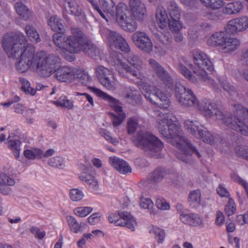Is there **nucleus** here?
<instances>
[{
    "label": "nucleus",
    "mask_w": 248,
    "mask_h": 248,
    "mask_svg": "<svg viewBox=\"0 0 248 248\" xmlns=\"http://www.w3.org/2000/svg\"><path fill=\"white\" fill-rule=\"evenodd\" d=\"M2 46L9 57L19 58L16 64L20 73L27 71L29 68L36 67L37 73L41 77L50 76L60 62L59 57L54 54L45 56L44 52L34 55L35 49L28 44V40L22 33L13 35H6L2 39Z\"/></svg>",
    "instance_id": "f257e3e1"
},
{
    "label": "nucleus",
    "mask_w": 248,
    "mask_h": 248,
    "mask_svg": "<svg viewBox=\"0 0 248 248\" xmlns=\"http://www.w3.org/2000/svg\"><path fill=\"white\" fill-rule=\"evenodd\" d=\"M217 194L221 197H228L230 193L228 190L222 185H219L217 189Z\"/></svg>",
    "instance_id": "680f3d73"
},
{
    "label": "nucleus",
    "mask_w": 248,
    "mask_h": 248,
    "mask_svg": "<svg viewBox=\"0 0 248 248\" xmlns=\"http://www.w3.org/2000/svg\"><path fill=\"white\" fill-rule=\"evenodd\" d=\"M56 79L60 82L70 83L75 78L73 69L67 66H62L55 70Z\"/></svg>",
    "instance_id": "412c9836"
},
{
    "label": "nucleus",
    "mask_w": 248,
    "mask_h": 248,
    "mask_svg": "<svg viewBox=\"0 0 248 248\" xmlns=\"http://www.w3.org/2000/svg\"><path fill=\"white\" fill-rule=\"evenodd\" d=\"M194 65L188 61H185L184 65L179 63L178 69L180 72L188 80L192 82L197 81V78L193 76L191 71L186 67H189L198 78L202 81H205L208 78V73H212L214 70V67L210 60L206 54L202 51H196L193 54Z\"/></svg>",
    "instance_id": "20e7f679"
},
{
    "label": "nucleus",
    "mask_w": 248,
    "mask_h": 248,
    "mask_svg": "<svg viewBox=\"0 0 248 248\" xmlns=\"http://www.w3.org/2000/svg\"><path fill=\"white\" fill-rule=\"evenodd\" d=\"M75 78L78 80L79 83L84 86H87L91 80V78L88 74L83 71H78L75 75Z\"/></svg>",
    "instance_id": "a18cd8bd"
},
{
    "label": "nucleus",
    "mask_w": 248,
    "mask_h": 248,
    "mask_svg": "<svg viewBox=\"0 0 248 248\" xmlns=\"http://www.w3.org/2000/svg\"><path fill=\"white\" fill-rule=\"evenodd\" d=\"M15 184L14 179L4 172H0V193L7 195L12 193L11 186Z\"/></svg>",
    "instance_id": "5701e85b"
},
{
    "label": "nucleus",
    "mask_w": 248,
    "mask_h": 248,
    "mask_svg": "<svg viewBox=\"0 0 248 248\" xmlns=\"http://www.w3.org/2000/svg\"><path fill=\"white\" fill-rule=\"evenodd\" d=\"M117 21L123 29L129 32H133L137 28L136 22L130 16L126 4L120 2L117 6Z\"/></svg>",
    "instance_id": "1a4fd4ad"
},
{
    "label": "nucleus",
    "mask_w": 248,
    "mask_h": 248,
    "mask_svg": "<svg viewBox=\"0 0 248 248\" xmlns=\"http://www.w3.org/2000/svg\"><path fill=\"white\" fill-rule=\"evenodd\" d=\"M138 123L136 120L130 119L127 122V131L129 134H132L136 131Z\"/></svg>",
    "instance_id": "6e6d98bb"
},
{
    "label": "nucleus",
    "mask_w": 248,
    "mask_h": 248,
    "mask_svg": "<svg viewBox=\"0 0 248 248\" xmlns=\"http://www.w3.org/2000/svg\"><path fill=\"white\" fill-rule=\"evenodd\" d=\"M236 211L235 204L232 200L229 199L228 204L225 208V212L228 216L233 215Z\"/></svg>",
    "instance_id": "3c124183"
},
{
    "label": "nucleus",
    "mask_w": 248,
    "mask_h": 248,
    "mask_svg": "<svg viewBox=\"0 0 248 248\" xmlns=\"http://www.w3.org/2000/svg\"><path fill=\"white\" fill-rule=\"evenodd\" d=\"M140 204L142 208L149 210L152 209L153 206V202L149 198H141Z\"/></svg>",
    "instance_id": "864d4df0"
},
{
    "label": "nucleus",
    "mask_w": 248,
    "mask_h": 248,
    "mask_svg": "<svg viewBox=\"0 0 248 248\" xmlns=\"http://www.w3.org/2000/svg\"><path fill=\"white\" fill-rule=\"evenodd\" d=\"M197 121H192L189 120H186L184 123L185 127L188 131L196 137L201 139L203 142L208 144L213 145L220 144V147L222 151H226L228 149V144L225 140L217 134H212L209 131L200 128Z\"/></svg>",
    "instance_id": "423d86ee"
},
{
    "label": "nucleus",
    "mask_w": 248,
    "mask_h": 248,
    "mask_svg": "<svg viewBox=\"0 0 248 248\" xmlns=\"http://www.w3.org/2000/svg\"><path fill=\"white\" fill-rule=\"evenodd\" d=\"M108 219L110 223H114L116 226H125L132 231L135 230L137 226L135 219L127 212L119 211L118 214L110 213Z\"/></svg>",
    "instance_id": "f8f14e48"
},
{
    "label": "nucleus",
    "mask_w": 248,
    "mask_h": 248,
    "mask_svg": "<svg viewBox=\"0 0 248 248\" xmlns=\"http://www.w3.org/2000/svg\"><path fill=\"white\" fill-rule=\"evenodd\" d=\"M18 137V136L11 133L8 138V146L11 150L14 151V155L16 158L19 156L20 145L21 144V141L17 139Z\"/></svg>",
    "instance_id": "cd10ccee"
},
{
    "label": "nucleus",
    "mask_w": 248,
    "mask_h": 248,
    "mask_svg": "<svg viewBox=\"0 0 248 248\" xmlns=\"http://www.w3.org/2000/svg\"><path fill=\"white\" fill-rule=\"evenodd\" d=\"M93 210L91 207H79L74 210V213L78 216L83 217L89 215Z\"/></svg>",
    "instance_id": "09e8293b"
},
{
    "label": "nucleus",
    "mask_w": 248,
    "mask_h": 248,
    "mask_svg": "<svg viewBox=\"0 0 248 248\" xmlns=\"http://www.w3.org/2000/svg\"><path fill=\"white\" fill-rule=\"evenodd\" d=\"M134 163L139 168H142L148 165L147 160L142 158H138L135 160Z\"/></svg>",
    "instance_id": "0e129e2a"
},
{
    "label": "nucleus",
    "mask_w": 248,
    "mask_h": 248,
    "mask_svg": "<svg viewBox=\"0 0 248 248\" xmlns=\"http://www.w3.org/2000/svg\"><path fill=\"white\" fill-rule=\"evenodd\" d=\"M192 215V213L188 214H181L180 219L183 223L191 225Z\"/></svg>",
    "instance_id": "bf43d9fd"
},
{
    "label": "nucleus",
    "mask_w": 248,
    "mask_h": 248,
    "mask_svg": "<svg viewBox=\"0 0 248 248\" xmlns=\"http://www.w3.org/2000/svg\"><path fill=\"white\" fill-rule=\"evenodd\" d=\"M126 59L130 65L126 62H121L123 69L134 77L139 78L143 65L141 59L138 55L134 53L128 54Z\"/></svg>",
    "instance_id": "ddd939ff"
},
{
    "label": "nucleus",
    "mask_w": 248,
    "mask_h": 248,
    "mask_svg": "<svg viewBox=\"0 0 248 248\" xmlns=\"http://www.w3.org/2000/svg\"><path fill=\"white\" fill-rule=\"evenodd\" d=\"M167 9L170 18H180V9L174 1H170L168 2Z\"/></svg>",
    "instance_id": "a19ab883"
},
{
    "label": "nucleus",
    "mask_w": 248,
    "mask_h": 248,
    "mask_svg": "<svg viewBox=\"0 0 248 248\" xmlns=\"http://www.w3.org/2000/svg\"><path fill=\"white\" fill-rule=\"evenodd\" d=\"M109 115L114 126L121 124L126 118L123 109H113V112H109Z\"/></svg>",
    "instance_id": "2f4dec72"
},
{
    "label": "nucleus",
    "mask_w": 248,
    "mask_h": 248,
    "mask_svg": "<svg viewBox=\"0 0 248 248\" xmlns=\"http://www.w3.org/2000/svg\"><path fill=\"white\" fill-rule=\"evenodd\" d=\"M103 137L109 142L116 145L118 144L119 141L116 138H112L109 132L105 131L103 133Z\"/></svg>",
    "instance_id": "69168bd1"
},
{
    "label": "nucleus",
    "mask_w": 248,
    "mask_h": 248,
    "mask_svg": "<svg viewBox=\"0 0 248 248\" xmlns=\"http://www.w3.org/2000/svg\"><path fill=\"white\" fill-rule=\"evenodd\" d=\"M224 221V217L223 213L218 211L216 213V223L218 226L221 225Z\"/></svg>",
    "instance_id": "774afa93"
},
{
    "label": "nucleus",
    "mask_w": 248,
    "mask_h": 248,
    "mask_svg": "<svg viewBox=\"0 0 248 248\" xmlns=\"http://www.w3.org/2000/svg\"><path fill=\"white\" fill-rule=\"evenodd\" d=\"M48 164L55 168H61L64 166L63 160L60 156H56L50 158L48 161Z\"/></svg>",
    "instance_id": "8fccbe9b"
},
{
    "label": "nucleus",
    "mask_w": 248,
    "mask_h": 248,
    "mask_svg": "<svg viewBox=\"0 0 248 248\" xmlns=\"http://www.w3.org/2000/svg\"><path fill=\"white\" fill-rule=\"evenodd\" d=\"M155 16L157 22L162 29L166 27L167 24H168L170 30L173 32H178L182 28V24L180 21V19H169L166 13L162 7H157Z\"/></svg>",
    "instance_id": "2eb2a0df"
},
{
    "label": "nucleus",
    "mask_w": 248,
    "mask_h": 248,
    "mask_svg": "<svg viewBox=\"0 0 248 248\" xmlns=\"http://www.w3.org/2000/svg\"><path fill=\"white\" fill-rule=\"evenodd\" d=\"M199 28L201 31L204 32H208L212 31L213 26L209 23L203 22L199 24Z\"/></svg>",
    "instance_id": "338daca9"
},
{
    "label": "nucleus",
    "mask_w": 248,
    "mask_h": 248,
    "mask_svg": "<svg viewBox=\"0 0 248 248\" xmlns=\"http://www.w3.org/2000/svg\"><path fill=\"white\" fill-rule=\"evenodd\" d=\"M69 197L70 199L74 202H78L81 200L83 197V192L77 188H73L70 190Z\"/></svg>",
    "instance_id": "de8ad7c7"
},
{
    "label": "nucleus",
    "mask_w": 248,
    "mask_h": 248,
    "mask_svg": "<svg viewBox=\"0 0 248 248\" xmlns=\"http://www.w3.org/2000/svg\"><path fill=\"white\" fill-rule=\"evenodd\" d=\"M227 38L224 32H217L210 37L207 41V43L211 46H221L222 47Z\"/></svg>",
    "instance_id": "c85d7f7f"
},
{
    "label": "nucleus",
    "mask_w": 248,
    "mask_h": 248,
    "mask_svg": "<svg viewBox=\"0 0 248 248\" xmlns=\"http://www.w3.org/2000/svg\"><path fill=\"white\" fill-rule=\"evenodd\" d=\"M80 180L86 182V184L91 188L96 190L98 188V181L91 173L90 169L84 168L83 171L79 174Z\"/></svg>",
    "instance_id": "a878e982"
},
{
    "label": "nucleus",
    "mask_w": 248,
    "mask_h": 248,
    "mask_svg": "<svg viewBox=\"0 0 248 248\" xmlns=\"http://www.w3.org/2000/svg\"><path fill=\"white\" fill-rule=\"evenodd\" d=\"M165 175V170L162 168H157L148 175V180L151 183L156 184L161 181Z\"/></svg>",
    "instance_id": "4c0bfd02"
},
{
    "label": "nucleus",
    "mask_w": 248,
    "mask_h": 248,
    "mask_svg": "<svg viewBox=\"0 0 248 248\" xmlns=\"http://www.w3.org/2000/svg\"><path fill=\"white\" fill-rule=\"evenodd\" d=\"M95 74L100 83L106 89L113 91L116 89V82L111 71L102 65L95 68Z\"/></svg>",
    "instance_id": "dca6fc26"
},
{
    "label": "nucleus",
    "mask_w": 248,
    "mask_h": 248,
    "mask_svg": "<svg viewBox=\"0 0 248 248\" xmlns=\"http://www.w3.org/2000/svg\"><path fill=\"white\" fill-rule=\"evenodd\" d=\"M124 96L126 101L133 106L140 104L142 98L140 93L136 90L131 91L130 92L126 93Z\"/></svg>",
    "instance_id": "e433bc0d"
},
{
    "label": "nucleus",
    "mask_w": 248,
    "mask_h": 248,
    "mask_svg": "<svg viewBox=\"0 0 248 248\" xmlns=\"http://www.w3.org/2000/svg\"><path fill=\"white\" fill-rule=\"evenodd\" d=\"M239 45L240 42L237 39L227 37L222 46V50L225 53L232 52L236 49Z\"/></svg>",
    "instance_id": "72a5a7b5"
},
{
    "label": "nucleus",
    "mask_w": 248,
    "mask_h": 248,
    "mask_svg": "<svg viewBox=\"0 0 248 248\" xmlns=\"http://www.w3.org/2000/svg\"><path fill=\"white\" fill-rule=\"evenodd\" d=\"M100 9L111 17H117V7L112 0H99Z\"/></svg>",
    "instance_id": "bb28decb"
},
{
    "label": "nucleus",
    "mask_w": 248,
    "mask_h": 248,
    "mask_svg": "<svg viewBox=\"0 0 248 248\" xmlns=\"http://www.w3.org/2000/svg\"><path fill=\"white\" fill-rule=\"evenodd\" d=\"M149 233L154 236L158 243H161L164 240L165 233L163 230L156 227L152 226L149 229Z\"/></svg>",
    "instance_id": "37998d69"
},
{
    "label": "nucleus",
    "mask_w": 248,
    "mask_h": 248,
    "mask_svg": "<svg viewBox=\"0 0 248 248\" xmlns=\"http://www.w3.org/2000/svg\"><path fill=\"white\" fill-rule=\"evenodd\" d=\"M168 110L161 109V111H156L157 127L160 134L166 139L173 140L175 142V146L179 149L176 154L178 159L189 163L192 160V155L200 158L201 155L198 150L183 136L180 127L174 123L175 117L172 113L167 112Z\"/></svg>",
    "instance_id": "f03ea898"
},
{
    "label": "nucleus",
    "mask_w": 248,
    "mask_h": 248,
    "mask_svg": "<svg viewBox=\"0 0 248 248\" xmlns=\"http://www.w3.org/2000/svg\"><path fill=\"white\" fill-rule=\"evenodd\" d=\"M248 28V17L243 16L235 18L229 21L226 32L229 34H233L237 31H241Z\"/></svg>",
    "instance_id": "6ab92c4d"
},
{
    "label": "nucleus",
    "mask_w": 248,
    "mask_h": 248,
    "mask_svg": "<svg viewBox=\"0 0 248 248\" xmlns=\"http://www.w3.org/2000/svg\"><path fill=\"white\" fill-rule=\"evenodd\" d=\"M209 2L210 5L208 7L213 9H217L223 5V1L222 0H210Z\"/></svg>",
    "instance_id": "e2e57ef3"
},
{
    "label": "nucleus",
    "mask_w": 248,
    "mask_h": 248,
    "mask_svg": "<svg viewBox=\"0 0 248 248\" xmlns=\"http://www.w3.org/2000/svg\"><path fill=\"white\" fill-rule=\"evenodd\" d=\"M242 8V3L240 1H234L227 4L223 9V13L228 15L237 14L240 12Z\"/></svg>",
    "instance_id": "f704fd0d"
},
{
    "label": "nucleus",
    "mask_w": 248,
    "mask_h": 248,
    "mask_svg": "<svg viewBox=\"0 0 248 248\" xmlns=\"http://www.w3.org/2000/svg\"><path fill=\"white\" fill-rule=\"evenodd\" d=\"M88 89L98 97L107 101L111 108H122L123 104L118 99L110 96L99 89L95 87H88Z\"/></svg>",
    "instance_id": "4be33fe9"
},
{
    "label": "nucleus",
    "mask_w": 248,
    "mask_h": 248,
    "mask_svg": "<svg viewBox=\"0 0 248 248\" xmlns=\"http://www.w3.org/2000/svg\"><path fill=\"white\" fill-rule=\"evenodd\" d=\"M201 194L199 190H194L190 191L188 195V202L190 206L196 208L201 204Z\"/></svg>",
    "instance_id": "c9c22d12"
},
{
    "label": "nucleus",
    "mask_w": 248,
    "mask_h": 248,
    "mask_svg": "<svg viewBox=\"0 0 248 248\" xmlns=\"http://www.w3.org/2000/svg\"><path fill=\"white\" fill-rule=\"evenodd\" d=\"M129 5L131 14L136 19L142 20L144 18L146 8L140 0H130Z\"/></svg>",
    "instance_id": "aec40b11"
},
{
    "label": "nucleus",
    "mask_w": 248,
    "mask_h": 248,
    "mask_svg": "<svg viewBox=\"0 0 248 248\" xmlns=\"http://www.w3.org/2000/svg\"><path fill=\"white\" fill-rule=\"evenodd\" d=\"M223 14H224L223 13V10H222V11H217L213 12L211 13L208 15V18L211 20H215V21L220 20L221 19Z\"/></svg>",
    "instance_id": "13d9d810"
},
{
    "label": "nucleus",
    "mask_w": 248,
    "mask_h": 248,
    "mask_svg": "<svg viewBox=\"0 0 248 248\" xmlns=\"http://www.w3.org/2000/svg\"><path fill=\"white\" fill-rule=\"evenodd\" d=\"M57 107H65L72 108L74 107L73 102L68 99L66 96H61L57 101H54Z\"/></svg>",
    "instance_id": "c03bdc74"
},
{
    "label": "nucleus",
    "mask_w": 248,
    "mask_h": 248,
    "mask_svg": "<svg viewBox=\"0 0 248 248\" xmlns=\"http://www.w3.org/2000/svg\"><path fill=\"white\" fill-rule=\"evenodd\" d=\"M25 31L30 40L35 43H38L41 38L36 30L31 25H27L25 27Z\"/></svg>",
    "instance_id": "79ce46f5"
},
{
    "label": "nucleus",
    "mask_w": 248,
    "mask_h": 248,
    "mask_svg": "<svg viewBox=\"0 0 248 248\" xmlns=\"http://www.w3.org/2000/svg\"><path fill=\"white\" fill-rule=\"evenodd\" d=\"M191 226L203 227L202 218L198 215L192 213Z\"/></svg>",
    "instance_id": "5fc2aeb1"
},
{
    "label": "nucleus",
    "mask_w": 248,
    "mask_h": 248,
    "mask_svg": "<svg viewBox=\"0 0 248 248\" xmlns=\"http://www.w3.org/2000/svg\"><path fill=\"white\" fill-rule=\"evenodd\" d=\"M63 23V20L57 16H51L48 21V25L51 30L57 32L65 31Z\"/></svg>",
    "instance_id": "c756f323"
},
{
    "label": "nucleus",
    "mask_w": 248,
    "mask_h": 248,
    "mask_svg": "<svg viewBox=\"0 0 248 248\" xmlns=\"http://www.w3.org/2000/svg\"><path fill=\"white\" fill-rule=\"evenodd\" d=\"M66 220L71 231L74 233H78L83 231L86 224L83 222L78 223L77 220L72 216H68L66 217Z\"/></svg>",
    "instance_id": "473e14b6"
},
{
    "label": "nucleus",
    "mask_w": 248,
    "mask_h": 248,
    "mask_svg": "<svg viewBox=\"0 0 248 248\" xmlns=\"http://www.w3.org/2000/svg\"><path fill=\"white\" fill-rule=\"evenodd\" d=\"M43 155V151L38 149L33 150H26L24 152V155L27 158L34 159L35 158L41 157Z\"/></svg>",
    "instance_id": "49530a36"
},
{
    "label": "nucleus",
    "mask_w": 248,
    "mask_h": 248,
    "mask_svg": "<svg viewBox=\"0 0 248 248\" xmlns=\"http://www.w3.org/2000/svg\"><path fill=\"white\" fill-rule=\"evenodd\" d=\"M156 205L158 209L161 210H168L170 208L169 203L162 197H158L156 199Z\"/></svg>",
    "instance_id": "603ef678"
},
{
    "label": "nucleus",
    "mask_w": 248,
    "mask_h": 248,
    "mask_svg": "<svg viewBox=\"0 0 248 248\" xmlns=\"http://www.w3.org/2000/svg\"><path fill=\"white\" fill-rule=\"evenodd\" d=\"M156 39L164 46L170 45L173 42V37L169 31H159L155 34Z\"/></svg>",
    "instance_id": "58836bf2"
},
{
    "label": "nucleus",
    "mask_w": 248,
    "mask_h": 248,
    "mask_svg": "<svg viewBox=\"0 0 248 248\" xmlns=\"http://www.w3.org/2000/svg\"><path fill=\"white\" fill-rule=\"evenodd\" d=\"M175 96L179 103L184 107H193L196 97L191 89L180 84H176Z\"/></svg>",
    "instance_id": "9b49d317"
},
{
    "label": "nucleus",
    "mask_w": 248,
    "mask_h": 248,
    "mask_svg": "<svg viewBox=\"0 0 248 248\" xmlns=\"http://www.w3.org/2000/svg\"><path fill=\"white\" fill-rule=\"evenodd\" d=\"M236 222L239 225L248 224V212L244 215H239L236 218Z\"/></svg>",
    "instance_id": "4d7b16f0"
},
{
    "label": "nucleus",
    "mask_w": 248,
    "mask_h": 248,
    "mask_svg": "<svg viewBox=\"0 0 248 248\" xmlns=\"http://www.w3.org/2000/svg\"><path fill=\"white\" fill-rule=\"evenodd\" d=\"M138 85L144 92V96L153 104H157L156 101L159 100L161 103L159 104V107L162 108H168L170 104V101L159 89L155 86L150 85L149 84L140 81Z\"/></svg>",
    "instance_id": "6e6552de"
},
{
    "label": "nucleus",
    "mask_w": 248,
    "mask_h": 248,
    "mask_svg": "<svg viewBox=\"0 0 248 248\" xmlns=\"http://www.w3.org/2000/svg\"><path fill=\"white\" fill-rule=\"evenodd\" d=\"M15 7L16 13L22 17L24 20H27L31 16V13L29 9L21 2H16L15 4Z\"/></svg>",
    "instance_id": "ea45409f"
},
{
    "label": "nucleus",
    "mask_w": 248,
    "mask_h": 248,
    "mask_svg": "<svg viewBox=\"0 0 248 248\" xmlns=\"http://www.w3.org/2000/svg\"><path fill=\"white\" fill-rule=\"evenodd\" d=\"M131 39L135 45L141 51L147 53L152 51L153 43L146 33L137 31L133 34Z\"/></svg>",
    "instance_id": "f3484780"
},
{
    "label": "nucleus",
    "mask_w": 248,
    "mask_h": 248,
    "mask_svg": "<svg viewBox=\"0 0 248 248\" xmlns=\"http://www.w3.org/2000/svg\"><path fill=\"white\" fill-rule=\"evenodd\" d=\"M109 164L121 173L126 174L131 172V168L124 160L115 156L110 157Z\"/></svg>",
    "instance_id": "393cba45"
},
{
    "label": "nucleus",
    "mask_w": 248,
    "mask_h": 248,
    "mask_svg": "<svg viewBox=\"0 0 248 248\" xmlns=\"http://www.w3.org/2000/svg\"><path fill=\"white\" fill-rule=\"evenodd\" d=\"M63 4L68 13L75 16H85L81 5L76 0H64Z\"/></svg>",
    "instance_id": "b1692460"
},
{
    "label": "nucleus",
    "mask_w": 248,
    "mask_h": 248,
    "mask_svg": "<svg viewBox=\"0 0 248 248\" xmlns=\"http://www.w3.org/2000/svg\"><path fill=\"white\" fill-rule=\"evenodd\" d=\"M108 44L114 51L120 50L125 52L130 51V47L125 40L118 32L107 30L105 32Z\"/></svg>",
    "instance_id": "4468645a"
},
{
    "label": "nucleus",
    "mask_w": 248,
    "mask_h": 248,
    "mask_svg": "<svg viewBox=\"0 0 248 248\" xmlns=\"http://www.w3.org/2000/svg\"><path fill=\"white\" fill-rule=\"evenodd\" d=\"M135 145L143 149L147 155L156 158L162 157L163 143L156 137L146 131H139L133 139Z\"/></svg>",
    "instance_id": "39448f33"
},
{
    "label": "nucleus",
    "mask_w": 248,
    "mask_h": 248,
    "mask_svg": "<svg viewBox=\"0 0 248 248\" xmlns=\"http://www.w3.org/2000/svg\"><path fill=\"white\" fill-rule=\"evenodd\" d=\"M81 31L79 28H72V36H70L64 33L65 31L56 32L53 35V42L59 48L74 53V51L78 50L76 46L81 35Z\"/></svg>",
    "instance_id": "0eeeda50"
},
{
    "label": "nucleus",
    "mask_w": 248,
    "mask_h": 248,
    "mask_svg": "<svg viewBox=\"0 0 248 248\" xmlns=\"http://www.w3.org/2000/svg\"><path fill=\"white\" fill-rule=\"evenodd\" d=\"M193 104V107L197 108H219L222 107L221 102H217V104L212 103L210 100L208 99L204 98L201 102H199L197 98Z\"/></svg>",
    "instance_id": "7c9ffc66"
},
{
    "label": "nucleus",
    "mask_w": 248,
    "mask_h": 248,
    "mask_svg": "<svg viewBox=\"0 0 248 248\" xmlns=\"http://www.w3.org/2000/svg\"><path fill=\"white\" fill-rule=\"evenodd\" d=\"M76 47L78 50L74 51V53H78L82 51L85 54L94 59L100 57V49L88 39L82 31Z\"/></svg>",
    "instance_id": "9d476101"
},
{
    "label": "nucleus",
    "mask_w": 248,
    "mask_h": 248,
    "mask_svg": "<svg viewBox=\"0 0 248 248\" xmlns=\"http://www.w3.org/2000/svg\"><path fill=\"white\" fill-rule=\"evenodd\" d=\"M149 62L158 78L168 88H171L173 85V80L164 68L154 59H150Z\"/></svg>",
    "instance_id": "a211bd4d"
},
{
    "label": "nucleus",
    "mask_w": 248,
    "mask_h": 248,
    "mask_svg": "<svg viewBox=\"0 0 248 248\" xmlns=\"http://www.w3.org/2000/svg\"><path fill=\"white\" fill-rule=\"evenodd\" d=\"M30 231L33 234L35 235V237L39 239H42L45 235L44 232H40L39 229L35 226L31 227Z\"/></svg>",
    "instance_id": "052dcab7"
},
{
    "label": "nucleus",
    "mask_w": 248,
    "mask_h": 248,
    "mask_svg": "<svg viewBox=\"0 0 248 248\" xmlns=\"http://www.w3.org/2000/svg\"><path fill=\"white\" fill-rule=\"evenodd\" d=\"M207 118L221 121L226 126L242 135L248 136V126L244 120L248 122V109H237L235 115L228 113L225 109H200Z\"/></svg>",
    "instance_id": "7ed1b4c3"
}]
</instances>
